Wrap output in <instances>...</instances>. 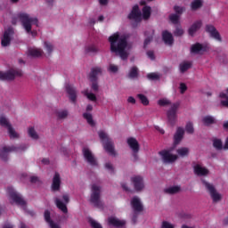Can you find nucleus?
<instances>
[{
	"label": "nucleus",
	"mask_w": 228,
	"mask_h": 228,
	"mask_svg": "<svg viewBox=\"0 0 228 228\" xmlns=\"http://www.w3.org/2000/svg\"><path fill=\"white\" fill-rule=\"evenodd\" d=\"M108 40L110 44V53L118 54L123 61L129 58V53L126 51L127 49V40H129L128 34L120 35V33L116 32L110 36Z\"/></svg>",
	"instance_id": "nucleus-1"
},
{
	"label": "nucleus",
	"mask_w": 228,
	"mask_h": 228,
	"mask_svg": "<svg viewBox=\"0 0 228 228\" xmlns=\"http://www.w3.org/2000/svg\"><path fill=\"white\" fill-rule=\"evenodd\" d=\"M18 18L20 19L23 28L27 31V33H31L32 37H37V31H31V26L34 24L35 26H38V19L29 17V14L26 12H20L18 14Z\"/></svg>",
	"instance_id": "nucleus-2"
},
{
	"label": "nucleus",
	"mask_w": 228,
	"mask_h": 228,
	"mask_svg": "<svg viewBox=\"0 0 228 228\" xmlns=\"http://www.w3.org/2000/svg\"><path fill=\"white\" fill-rule=\"evenodd\" d=\"M100 140H102L103 143V148L105 149L106 152H108L110 156H117V151H115V144L113 141L108 136L104 131H100L98 133Z\"/></svg>",
	"instance_id": "nucleus-3"
},
{
	"label": "nucleus",
	"mask_w": 228,
	"mask_h": 228,
	"mask_svg": "<svg viewBox=\"0 0 228 228\" xmlns=\"http://www.w3.org/2000/svg\"><path fill=\"white\" fill-rule=\"evenodd\" d=\"M27 149L28 146L26 144H21L20 146H4L0 149V158L3 161H8L10 152H22Z\"/></svg>",
	"instance_id": "nucleus-4"
},
{
	"label": "nucleus",
	"mask_w": 228,
	"mask_h": 228,
	"mask_svg": "<svg viewBox=\"0 0 228 228\" xmlns=\"http://www.w3.org/2000/svg\"><path fill=\"white\" fill-rule=\"evenodd\" d=\"M91 191V204H93L94 208H101V187L96 184H93Z\"/></svg>",
	"instance_id": "nucleus-5"
},
{
	"label": "nucleus",
	"mask_w": 228,
	"mask_h": 228,
	"mask_svg": "<svg viewBox=\"0 0 228 228\" xmlns=\"http://www.w3.org/2000/svg\"><path fill=\"white\" fill-rule=\"evenodd\" d=\"M102 74V69L101 67H95L91 69L89 74L90 81L92 82V90L94 92H99V84H97V76Z\"/></svg>",
	"instance_id": "nucleus-6"
},
{
	"label": "nucleus",
	"mask_w": 228,
	"mask_h": 228,
	"mask_svg": "<svg viewBox=\"0 0 228 228\" xmlns=\"http://www.w3.org/2000/svg\"><path fill=\"white\" fill-rule=\"evenodd\" d=\"M22 76V70L20 69H10L6 72L0 71L1 81H13L15 77H20Z\"/></svg>",
	"instance_id": "nucleus-7"
},
{
	"label": "nucleus",
	"mask_w": 228,
	"mask_h": 228,
	"mask_svg": "<svg viewBox=\"0 0 228 228\" xmlns=\"http://www.w3.org/2000/svg\"><path fill=\"white\" fill-rule=\"evenodd\" d=\"M202 183L207 190L208 191L213 202H219V200H222V195L216 191V188H215V185L213 183H209L206 182V180H202Z\"/></svg>",
	"instance_id": "nucleus-8"
},
{
	"label": "nucleus",
	"mask_w": 228,
	"mask_h": 228,
	"mask_svg": "<svg viewBox=\"0 0 228 228\" xmlns=\"http://www.w3.org/2000/svg\"><path fill=\"white\" fill-rule=\"evenodd\" d=\"M179 106H181V103L179 102L173 103L170 110L167 112V120L172 126H175V120H177V110H179Z\"/></svg>",
	"instance_id": "nucleus-9"
},
{
	"label": "nucleus",
	"mask_w": 228,
	"mask_h": 228,
	"mask_svg": "<svg viewBox=\"0 0 228 228\" xmlns=\"http://www.w3.org/2000/svg\"><path fill=\"white\" fill-rule=\"evenodd\" d=\"M172 151H174V149L162 150L159 152L164 163H174L175 161H177V155L172 154Z\"/></svg>",
	"instance_id": "nucleus-10"
},
{
	"label": "nucleus",
	"mask_w": 228,
	"mask_h": 228,
	"mask_svg": "<svg viewBox=\"0 0 228 228\" xmlns=\"http://www.w3.org/2000/svg\"><path fill=\"white\" fill-rule=\"evenodd\" d=\"M82 152H83L84 159L86 161V163H88V165H90L91 167H97L98 165L97 159L95 158L94 153H92L90 149L84 148Z\"/></svg>",
	"instance_id": "nucleus-11"
},
{
	"label": "nucleus",
	"mask_w": 228,
	"mask_h": 228,
	"mask_svg": "<svg viewBox=\"0 0 228 228\" xmlns=\"http://www.w3.org/2000/svg\"><path fill=\"white\" fill-rule=\"evenodd\" d=\"M62 199L64 200V203L58 198L55 199V204L58 209H61L62 213H69V208H67V204L70 201L69 198V194H64L62 196Z\"/></svg>",
	"instance_id": "nucleus-12"
},
{
	"label": "nucleus",
	"mask_w": 228,
	"mask_h": 228,
	"mask_svg": "<svg viewBox=\"0 0 228 228\" xmlns=\"http://www.w3.org/2000/svg\"><path fill=\"white\" fill-rule=\"evenodd\" d=\"M127 18L129 20H135V22L142 21V12H140V7L138 4L133 6L132 11L128 14Z\"/></svg>",
	"instance_id": "nucleus-13"
},
{
	"label": "nucleus",
	"mask_w": 228,
	"mask_h": 228,
	"mask_svg": "<svg viewBox=\"0 0 228 228\" xmlns=\"http://www.w3.org/2000/svg\"><path fill=\"white\" fill-rule=\"evenodd\" d=\"M8 191L12 200H13L15 204H17L18 206H26V200H24V199L22 198V196H20V194L12 191V188H8Z\"/></svg>",
	"instance_id": "nucleus-14"
},
{
	"label": "nucleus",
	"mask_w": 228,
	"mask_h": 228,
	"mask_svg": "<svg viewBox=\"0 0 228 228\" xmlns=\"http://www.w3.org/2000/svg\"><path fill=\"white\" fill-rule=\"evenodd\" d=\"M131 182L134 184L135 191H142L145 188V183H143V177L140 175H135L131 178Z\"/></svg>",
	"instance_id": "nucleus-15"
},
{
	"label": "nucleus",
	"mask_w": 228,
	"mask_h": 228,
	"mask_svg": "<svg viewBox=\"0 0 228 228\" xmlns=\"http://www.w3.org/2000/svg\"><path fill=\"white\" fill-rule=\"evenodd\" d=\"M208 45H204L200 43H196L191 47V53L193 54H203V53H208Z\"/></svg>",
	"instance_id": "nucleus-16"
},
{
	"label": "nucleus",
	"mask_w": 228,
	"mask_h": 228,
	"mask_svg": "<svg viewBox=\"0 0 228 228\" xmlns=\"http://www.w3.org/2000/svg\"><path fill=\"white\" fill-rule=\"evenodd\" d=\"M66 92L69 97V101H71L73 104H76V102H77V91L76 90V87L72 85H67Z\"/></svg>",
	"instance_id": "nucleus-17"
},
{
	"label": "nucleus",
	"mask_w": 228,
	"mask_h": 228,
	"mask_svg": "<svg viewBox=\"0 0 228 228\" xmlns=\"http://www.w3.org/2000/svg\"><path fill=\"white\" fill-rule=\"evenodd\" d=\"M205 29L207 33H209L212 38H215V40H217L218 42H222V37L220 36V32L216 30V28H215V26L207 25Z\"/></svg>",
	"instance_id": "nucleus-18"
},
{
	"label": "nucleus",
	"mask_w": 228,
	"mask_h": 228,
	"mask_svg": "<svg viewBox=\"0 0 228 228\" xmlns=\"http://www.w3.org/2000/svg\"><path fill=\"white\" fill-rule=\"evenodd\" d=\"M131 206L134 209V213H142L143 211V205L142 201H140V198L134 197L131 200Z\"/></svg>",
	"instance_id": "nucleus-19"
},
{
	"label": "nucleus",
	"mask_w": 228,
	"mask_h": 228,
	"mask_svg": "<svg viewBox=\"0 0 228 228\" xmlns=\"http://www.w3.org/2000/svg\"><path fill=\"white\" fill-rule=\"evenodd\" d=\"M193 170L195 175H199L200 177H204L206 175H208L209 169L200 166V164H196L193 166Z\"/></svg>",
	"instance_id": "nucleus-20"
},
{
	"label": "nucleus",
	"mask_w": 228,
	"mask_h": 228,
	"mask_svg": "<svg viewBox=\"0 0 228 228\" xmlns=\"http://www.w3.org/2000/svg\"><path fill=\"white\" fill-rule=\"evenodd\" d=\"M61 186V178L60 177V173L56 172L52 183V191H60Z\"/></svg>",
	"instance_id": "nucleus-21"
},
{
	"label": "nucleus",
	"mask_w": 228,
	"mask_h": 228,
	"mask_svg": "<svg viewBox=\"0 0 228 228\" xmlns=\"http://www.w3.org/2000/svg\"><path fill=\"white\" fill-rule=\"evenodd\" d=\"M99 46L95 44H90L85 46V53L89 56H95L99 53Z\"/></svg>",
	"instance_id": "nucleus-22"
},
{
	"label": "nucleus",
	"mask_w": 228,
	"mask_h": 228,
	"mask_svg": "<svg viewBox=\"0 0 228 228\" xmlns=\"http://www.w3.org/2000/svg\"><path fill=\"white\" fill-rule=\"evenodd\" d=\"M128 147H130L132 152H140V143L136 138L129 137L126 141Z\"/></svg>",
	"instance_id": "nucleus-23"
},
{
	"label": "nucleus",
	"mask_w": 228,
	"mask_h": 228,
	"mask_svg": "<svg viewBox=\"0 0 228 228\" xmlns=\"http://www.w3.org/2000/svg\"><path fill=\"white\" fill-rule=\"evenodd\" d=\"M12 43V29H7L4 33V37L1 41L2 47H8Z\"/></svg>",
	"instance_id": "nucleus-24"
},
{
	"label": "nucleus",
	"mask_w": 228,
	"mask_h": 228,
	"mask_svg": "<svg viewBox=\"0 0 228 228\" xmlns=\"http://www.w3.org/2000/svg\"><path fill=\"white\" fill-rule=\"evenodd\" d=\"M184 136V128L179 126L174 135V145H179Z\"/></svg>",
	"instance_id": "nucleus-25"
},
{
	"label": "nucleus",
	"mask_w": 228,
	"mask_h": 228,
	"mask_svg": "<svg viewBox=\"0 0 228 228\" xmlns=\"http://www.w3.org/2000/svg\"><path fill=\"white\" fill-rule=\"evenodd\" d=\"M109 225H112V227H124L126 225L125 220H119L115 216H110L108 218Z\"/></svg>",
	"instance_id": "nucleus-26"
},
{
	"label": "nucleus",
	"mask_w": 228,
	"mask_h": 228,
	"mask_svg": "<svg viewBox=\"0 0 228 228\" xmlns=\"http://www.w3.org/2000/svg\"><path fill=\"white\" fill-rule=\"evenodd\" d=\"M162 39L167 45H174V36H172V33L168 32V30H164L162 32Z\"/></svg>",
	"instance_id": "nucleus-27"
},
{
	"label": "nucleus",
	"mask_w": 228,
	"mask_h": 228,
	"mask_svg": "<svg viewBox=\"0 0 228 228\" xmlns=\"http://www.w3.org/2000/svg\"><path fill=\"white\" fill-rule=\"evenodd\" d=\"M200 28H202V20H197L188 29V34L190 37H193V35H195V33H197Z\"/></svg>",
	"instance_id": "nucleus-28"
},
{
	"label": "nucleus",
	"mask_w": 228,
	"mask_h": 228,
	"mask_svg": "<svg viewBox=\"0 0 228 228\" xmlns=\"http://www.w3.org/2000/svg\"><path fill=\"white\" fill-rule=\"evenodd\" d=\"M144 35L147 37L144 40L143 47L144 49L152 42V38H154V30L150 29L144 32Z\"/></svg>",
	"instance_id": "nucleus-29"
},
{
	"label": "nucleus",
	"mask_w": 228,
	"mask_h": 228,
	"mask_svg": "<svg viewBox=\"0 0 228 228\" xmlns=\"http://www.w3.org/2000/svg\"><path fill=\"white\" fill-rule=\"evenodd\" d=\"M45 220L49 224L51 228H61L58 224H55L53 220H51V212L49 210H46L45 212Z\"/></svg>",
	"instance_id": "nucleus-30"
},
{
	"label": "nucleus",
	"mask_w": 228,
	"mask_h": 228,
	"mask_svg": "<svg viewBox=\"0 0 228 228\" xmlns=\"http://www.w3.org/2000/svg\"><path fill=\"white\" fill-rule=\"evenodd\" d=\"M44 54V51L42 49L30 48L28 49V56H32L33 58H39Z\"/></svg>",
	"instance_id": "nucleus-31"
},
{
	"label": "nucleus",
	"mask_w": 228,
	"mask_h": 228,
	"mask_svg": "<svg viewBox=\"0 0 228 228\" xmlns=\"http://www.w3.org/2000/svg\"><path fill=\"white\" fill-rule=\"evenodd\" d=\"M180 72L181 74H184L187 70H190L191 69V62L183 61L180 63L179 65Z\"/></svg>",
	"instance_id": "nucleus-32"
},
{
	"label": "nucleus",
	"mask_w": 228,
	"mask_h": 228,
	"mask_svg": "<svg viewBox=\"0 0 228 228\" xmlns=\"http://www.w3.org/2000/svg\"><path fill=\"white\" fill-rule=\"evenodd\" d=\"M179 191H181V187L179 186H173L164 190V192L168 195H175V193H179Z\"/></svg>",
	"instance_id": "nucleus-33"
},
{
	"label": "nucleus",
	"mask_w": 228,
	"mask_h": 228,
	"mask_svg": "<svg viewBox=\"0 0 228 228\" xmlns=\"http://www.w3.org/2000/svg\"><path fill=\"white\" fill-rule=\"evenodd\" d=\"M202 122L204 124V126H209L213 124H216V120L215 118H213V116H206L202 118Z\"/></svg>",
	"instance_id": "nucleus-34"
},
{
	"label": "nucleus",
	"mask_w": 228,
	"mask_h": 228,
	"mask_svg": "<svg viewBox=\"0 0 228 228\" xmlns=\"http://www.w3.org/2000/svg\"><path fill=\"white\" fill-rule=\"evenodd\" d=\"M83 118L86 119L87 124H89V126H91L92 127L95 126V122L94 121V117L92 116V114L85 112L83 114Z\"/></svg>",
	"instance_id": "nucleus-35"
},
{
	"label": "nucleus",
	"mask_w": 228,
	"mask_h": 228,
	"mask_svg": "<svg viewBox=\"0 0 228 228\" xmlns=\"http://www.w3.org/2000/svg\"><path fill=\"white\" fill-rule=\"evenodd\" d=\"M128 77L130 79H134L138 77V68L136 66H134L130 69V71L128 73Z\"/></svg>",
	"instance_id": "nucleus-36"
},
{
	"label": "nucleus",
	"mask_w": 228,
	"mask_h": 228,
	"mask_svg": "<svg viewBox=\"0 0 228 228\" xmlns=\"http://www.w3.org/2000/svg\"><path fill=\"white\" fill-rule=\"evenodd\" d=\"M142 17L144 20L151 19V6H144L142 8Z\"/></svg>",
	"instance_id": "nucleus-37"
},
{
	"label": "nucleus",
	"mask_w": 228,
	"mask_h": 228,
	"mask_svg": "<svg viewBox=\"0 0 228 228\" xmlns=\"http://www.w3.org/2000/svg\"><path fill=\"white\" fill-rule=\"evenodd\" d=\"M177 154L182 158H184L190 154V150L186 147L180 148L176 151Z\"/></svg>",
	"instance_id": "nucleus-38"
},
{
	"label": "nucleus",
	"mask_w": 228,
	"mask_h": 228,
	"mask_svg": "<svg viewBox=\"0 0 228 228\" xmlns=\"http://www.w3.org/2000/svg\"><path fill=\"white\" fill-rule=\"evenodd\" d=\"M44 45H45V49L47 54H51L53 53V51H54V45H53L51 44V42L45 41L44 43Z\"/></svg>",
	"instance_id": "nucleus-39"
},
{
	"label": "nucleus",
	"mask_w": 228,
	"mask_h": 228,
	"mask_svg": "<svg viewBox=\"0 0 228 228\" xmlns=\"http://www.w3.org/2000/svg\"><path fill=\"white\" fill-rule=\"evenodd\" d=\"M191 10H193V11L199 10V8H202V1H201V0H194V1L191 4Z\"/></svg>",
	"instance_id": "nucleus-40"
},
{
	"label": "nucleus",
	"mask_w": 228,
	"mask_h": 228,
	"mask_svg": "<svg viewBox=\"0 0 228 228\" xmlns=\"http://www.w3.org/2000/svg\"><path fill=\"white\" fill-rule=\"evenodd\" d=\"M137 97L143 106H149V99L147 96H145V94H137Z\"/></svg>",
	"instance_id": "nucleus-41"
},
{
	"label": "nucleus",
	"mask_w": 228,
	"mask_h": 228,
	"mask_svg": "<svg viewBox=\"0 0 228 228\" xmlns=\"http://www.w3.org/2000/svg\"><path fill=\"white\" fill-rule=\"evenodd\" d=\"M219 97L221 99H225L221 101L222 106H224V108H228V96L225 93H220Z\"/></svg>",
	"instance_id": "nucleus-42"
},
{
	"label": "nucleus",
	"mask_w": 228,
	"mask_h": 228,
	"mask_svg": "<svg viewBox=\"0 0 228 228\" xmlns=\"http://www.w3.org/2000/svg\"><path fill=\"white\" fill-rule=\"evenodd\" d=\"M0 126L6 127V129L12 125L8 122V119L4 116H0Z\"/></svg>",
	"instance_id": "nucleus-43"
},
{
	"label": "nucleus",
	"mask_w": 228,
	"mask_h": 228,
	"mask_svg": "<svg viewBox=\"0 0 228 228\" xmlns=\"http://www.w3.org/2000/svg\"><path fill=\"white\" fill-rule=\"evenodd\" d=\"M10 138H19V134L15 132V129L12 126V125L7 128Z\"/></svg>",
	"instance_id": "nucleus-44"
},
{
	"label": "nucleus",
	"mask_w": 228,
	"mask_h": 228,
	"mask_svg": "<svg viewBox=\"0 0 228 228\" xmlns=\"http://www.w3.org/2000/svg\"><path fill=\"white\" fill-rule=\"evenodd\" d=\"M213 145L215 149H216L217 151H222V149H224V146L222 144V140L220 139H215L213 141Z\"/></svg>",
	"instance_id": "nucleus-45"
},
{
	"label": "nucleus",
	"mask_w": 228,
	"mask_h": 228,
	"mask_svg": "<svg viewBox=\"0 0 228 228\" xmlns=\"http://www.w3.org/2000/svg\"><path fill=\"white\" fill-rule=\"evenodd\" d=\"M185 131L189 134H193V133L195 132V129L193 128V123L188 122L185 126Z\"/></svg>",
	"instance_id": "nucleus-46"
},
{
	"label": "nucleus",
	"mask_w": 228,
	"mask_h": 228,
	"mask_svg": "<svg viewBox=\"0 0 228 228\" xmlns=\"http://www.w3.org/2000/svg\"><path fill=\"white\" fill-rule=\"evenodd\" d=\"M28 135L33 140H38V134H37V131L35 130L34 127L28 128Z\"/></svg>",
	"instance_id": "nucleus-47"
},
{
	"label": "nucleus",
	"mask_w": 228,
	"mask_h": 228,
	"mask_svg": "<svg viewBox=\"0 0 228 228\" xmlns=\"http://www.w3.org/2000/svg\"><path fill=\"white\" fill-rule=\"evenodd\" d=\"M169 20L172 22V24H179V15L170 14Z\"/></svg>",
	"instance_id": "nucleus-48"
},
{
	"label": "nucleus",
	"mask_w": 228,
	"mask_h": 228,
	"mask_svg": "<svg viewBox=\"0 0 228 228\" xmlns=\"http://www.w3.org/2000/svg\"><path fill=\"white\" fill-rule=\"evenodd\" d=\"M85 95L86 97H87V99H89V101H92L93 102H97V96H95V94H94L93 93L86 92Z\"/></svg>",
	"instance_id": "nucleus-49"
},
{
	"label": "nucleus",
	"mask_w": 228,
	"mask_h": 228,
	"mask_svg": "<svg viewBox=\"0 0 228 228\" xmlns=\"http://www.w3.org/2000/svg\"><path fill=\"white\" fill-rule=\"evenodd\" d=\"M174 35L175 37H183V35H184V30L181 27H176Z\"/></svg>",
	"instance_id": "nucleus-50"
},
{
	"label": "nucleus",
	"mask_w": 228,
	"mask_h": 228,
	"mask_svg": "<svg viewBox=\"0 0 228 228\" xmlns=\"http://www.w3.org/2000/svg\"><path fill=\"white\" fill-rule=\"evenodd\" d=\"M57 117L60 119L67 118V117H69V111L67 110L59 111L57 112Z\"/></svg>",
	"instance_id": "nucleus-51"
},
{
	"label": "nucleus",
	"mask_w": 228,
	"mask_h": 228,
	"mask_svg": "<svg viewBox=\"0 0 228 228\" xmlns=\"http://www.w3.org/2000/svg\"><path fill=\"white\" fill-rule=\"evenodd\" d=\"M148 79H151V81H157L159 79V76L156 73H150L147 75Z\"/></svg>",
	"instance_id": "nucleus-52"
},
{
	"label": "nucleus",
	"mask_w": 228,
	"mask_h": 228,
	"mask_svg": "<svg viewBox=\"0 0 228 228\" xmlns=\"http://www.w3.org/2000/svg\"><path fill=\"white\" fill-rule=\"evenodd\" d=\"M160 228H175V227L170 222L163 221Z\"/></svg>",
	"instance_id": "nucleus-53"
},
{
	"label": "nucleus",
	"mask_w": 228,
	"mask_h": 228,
	"mask_svg": "<svg viewBox=\"0 0 228 228\" xmlns=\"http://www.w3.org/2000/svg\"><path fill=\"white\" fill-rule=\"evenodd\" d=\"M91 227L93 228H102V225L101 224L97 223V221L90 219L89 220Z\"/></svg>",
	"instance_id": "nucleus-54"
},
{
	"label": "nucleus",
	"mask_w": 228,
	"mask_h": 228,
	"mask_svg": "<svg viewBox=\"0 0 228 228\" xmlns=\"http://www.w3.org/2000/svg\"><path fill=\"white\" fill-rule=\"evenodd\" d=\"M168 104H170V101L168 100L162 99L159 101V106H168Z\"/></svg>",
	"instance_id": "nucleus-55"
},
{
	"label": "nucleus",
	"mask_w": 228,
	"mask_h": 228,
	"mask_svg": "<svg viewBox=\"0 0 228 228\" xmlns=\"http://www.w3.org/2000/svg\"><path fill=\"white\" fill-rule=\"evenodd\" d=\"M109 70L110 72H118V67L114 65V64H110V67H109Z\"/></svg>",
	"instance_id": "nucleus-56"
},
{
	"label": "nucleus",
	"mask_w": 228,
	"mask_h": 228,
	"mask_svg": "<svg viewBox=\"0 0 228 228\" xmlns=\"http://www.w3.org/2000/svg\"><path fill=\"white\" fill-rule=\"evenodd\" d=\"M174 10H175V12H176V13H179V14H181V13H183V12H184V7H180V6H177V5H175V7H174Z\"/></svg>",
	"instance_id": "nucleus-57"
},
{
	"label": "nucleus",
	"mask_w": 228,
	"mask_h": 228,
	"mask_svg": "<svg viewBox=\"0 0 228 228\" xmlns=\"http://www.w3.org/2000/svg\"><path fill=\"white\" fill-rule=\"evenodd\" d=\"M186 90H188V86H186V84L181 83L180 84V93L184 94V92H186Z\"/></svg>",
	"instance_id": "nucleus-58"
},
{
	"label": "nucleus",
	"mask_w": 228,
	"mask_h": 228,
	"mask_svg": "<svg viewBox=\"0 0 228 228\" xmlns=\"http://www.w3.org/2000/svg\"><path fill=\"white\" fill-rule=\"evenodd\" d=\"M147 56L150 58V60H156V56L154 55V51H148L147 52Z\"/></svg>",
	"instance_id": "nucleus-59"
},
{
	"label": "nucleus",
	"mask_w": 228,
	"mask_h": 228,
	"mask_svg": "<svg viewBox=\"0 0 228 228\" xmlns=\"http://www.w3.org/2000/svg\"><path fill=\"white\" fill-rule=\"evenodd\" d=\"M105 168H107V170H110V172L113 174L114 169H113V165H111V163H110V162L106 163Z\"/></svg>",
	"instance_id": "nucleus-60"
},
{
	"label": "nucleus",
	"mask_w": 228,
	"mask_h": 228,
	"mask_svg": "<svg viewBox=\"0 0 228 228\" xmlns=\"http://www.w3.org/2000/svg\"><path fill=\"white\" fill-rule=\"evenodd\" d=\"M138 213H140V212H134V216H133V217H132V222H133V224H136V222H137V220H138Z\"/></svg>",
	"instance_id": "nucleus-61"
},
{
	"label": "nucleus",
	"mask_w": 228,
	"mask_h": 228,
	"mask_svg": "<svg viewBox=\"0 0 228 228\" xmlns=\"http://www.w3.org/2000/svg\"><path fill=\"white\" fill-rule=\"evenodd\" d=\"M127 102H129L130 104H136V99H134V97L133 96H129L127 99Z\"/></svg>",
	"instance_id": "nucleus-62"
},
{
	"label": "nucleus",
	"mask_w": 228,
	"mask_h": 228,
	"mask_svg": "<svg viewBox=\"0 0 228 228\" xmlns=\"http://www.w3.org/2000/svg\"><path fill=\"white\" fill-rule=\"evenodd\" d=\"M138 152L139 151H133V158H134V161H138Z\"/></svg>",
	"instance_id": "nucleus-63"
},
{
	"label": "nucleus",
	"mask_w": 228,
	"mask_h": 228,
	"mask_svg": "<svg viewBox=\"0 0 228 228\" xmlns=\"http://www.w3.org/2000/svg\"><path fill=\"white\" fill-rule=\"evenodd\" d=\"M37 181H38V177H37V176L30 177V183H37Z\"/></svg>",
	"instance_id": "nucleus-64"
}]
</instances>
